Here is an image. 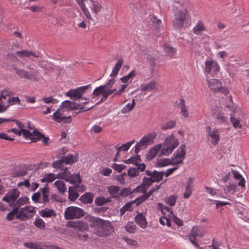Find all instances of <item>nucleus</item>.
Segmentation results:
<instances>
[{"instance_id": "f257e3e1", "label": "nucleus", "mask_w": 249, "mask_h": 249, "mask_svg": "<svg viewBox=\"0 0 249 249\" xmlns=\"http://www.w3.org/2000/svg\"><path fill=\"white\" fill-rule=\"evenodd\" d=\"M18 126H19V129H12L11 131L19 136L22 135L25 139L30 140L32 142L42 140L43 145L47 146L49 144V138L45 137L37 130L30 127V125H28L27 129L24 128V125Z\"/></svg>"}, {"instance_id": "f03ea898", "label": "nucleus", "mask_w": 249, "mask_h": 249, "mask_svg": "<svg viewBox=\"0 0 249 249\" xmlns=\"http://www.w3.org/2000/svg\"><path fill=\"white\" fill-rule=\"evenodd\" d=\"M90 227L94 233L100 237H107L114 231L111 222L105 220L99 217H93L91 219Z\"/></svg>"}, {"instance_id": "7ed1b4c3", "label": "nucleus", "mask_w": 249, "mask_h": 249, "mask_svg": "<svg viewBox=\"0 0 249 249\" xmlns=\"http://www.w3.org/2000/svg\"><path fill=\"white\" fill-rule=\"evenodd\" d=\"M145 173L148 177H144L141 185L136 188V190L142 191V193H145L153 183L159 182L162 180L164 175V172H159L155 170L152 172L147 170Z\"/></svg>"}, {"instance_id": "20e7f679", "label": "nucleus", "mask_w": 249, "mask_h": 249, "mask_svg": "<svg viewBox=\"0 0 249 249\" xmlns=\"http://www.w3.org/2000/svg\"><path fill=\"white\" fill-rule=\"evenodd\" d=\"M115 81V80L113 79H110L107 84L96 88L92 92L93 98H96L102 95L103 97L101 101L107 99L108 96L116 91V88H112Z\"/></svg>"}, {"instance_id": "39448f33", "label": "nucleus", "mask_w": 249, "mask_h": 249, "mask_svg": "<svg viewBox=\"0 0 249 249\" xmlns=\"http://www.w3.org/2000/svg\"><path fill=\"white\" fill-rule=\"evenodd\" d=\"M189 16L186 9H184L177 12L173 19V25L174 28L180 29L189 20Z\"/></svg>"}, {"instance_id": "423d86ee", "label": "nucleus", "mask_w": 249, "mask_h": 249, "mask_svg": "<svg viewBox=\"0 0 249 249\" xmlns=\"http://www.w3.org/2000/svg\"><path fill=\"white\" fill-rule=\"evenodd\" d=\"M40 192L34 193L32 196V200L36 203L43 204L44 206L50 202L49 199V189L46 185L42 188H40Z\"/></svg>"}, {"instance_id": "0eeeda50", "label": "nucleus", "mask_w": 249, "mask_h": 249, "mask_svg": "<svg viewBox=\"0 0 249 249\" xmlns=\"http://www.w3.org/2000/svg\"><path fill=\"white\" fill-rule=\"evenodd\" d=\"M52 119L58 123H68L71 122V116L60 107L53 114Z\"/></svg>"}, {"instance_id": "6e6552de", "label": "nucleus", "mask_w": 249, "mask_h": 249, "mask_svg": "<svg viewBox=\"0 0 249 249\" xmlns=\"http://www.w3.org/2000/svg\"><path fill=\"white\" fill-rule=\"evenodd\" d=\"M84 215L83 210L77 207H68L64 212L65 218L67 220L80 218Z\"/></svg>"}, {"instance_id": "1a4fd4ad", "label": "nucleus", "mask_w": 249, "mask_h": 249, "mask_svg": "<svg viewBox=\"0 0 249 249\" xmlns=\"http://www.w3.org/2000/svg\"><path fill=\"white\" fill-rule=\"evenodd\" d=\"M178 139L174 137L167 138L165 141L164 147L160 152V155H169L178 146Z\"/></svg>"}, {"instance_id": "9d476101", "label": "nucleus", "mask_w": 249, "mask_h": 249, "mask_svg": "<svg viewBox=\"0 0 249 249\" xmlns=\"http://www.w3.org/2000/svg\"><path fill=\"white\" fill-rule=\"evenodd\" d=\"M90 86V85H88L80 87L75 89H71L66 93V95L73 99H82L87 101L88 99L87 98L82 97V95L86 92V90L89 88Z\"/></svg>"}, {"instance_id": "9b49d317", "label": "nucleus", "mask_w": 249, "mask_h": 249, "mask_svg": "<svg viewBox=\"0 0 249 249\" xmlns=\"http://www.w3.org/2000/svg\"><path fill=\"white\" fill-rule=\"evenodd\" d=\"M60 107L61 108H63V110H66V112L68 114L70 111H71L74 109H80L83 111L88 110L92 107H84V105L78 104L69 100H66L62 102Z\"/></svg>"}, {"instance_id": "f8f14e48", "label": "nucleus", "mask_w": 249, "mask_h": 249, "mask_svg": "<svg viewBox=\"0 0 249 249\" xmlns=\"http://www.w3.org/2000/svg\"><path fill=\"white\" fill-rule=\"evenodd\" d=\"M155 137L156 134L155 133L144 136L140 142L136 144L135 146V153L138 154L141 149L145 148L147 145L150 144V143Z\"/></svg>"}, {"instance_id": "ddd939ff", "label": "nucleus", "mask_w": 249, "mask_h": 249, "mask_svg": "<svg viewBox=\"0 0 249 249\" xmlns=\"http://www.w3.org/2000/svg\"><path fill=\"white\" fill-rule=\"evenodd\" d=\"M206 130L207 133L208 140L211 141L212 144L217 145L220 140L218 130L216 128H212L209 125L206 127Z\"/></svg>"}, {"instance_id": "4468645a", "label": "nucleus", "mask_w": 249, "mask_h": 249, "mask_svg": "<svg viewBox=\"0 0 249 249\" xmlns=\"http://www.w3.org/2000/svg\"><path fill=\"white\" fill-rule=\"evenodd\" d=\"M186 155V146L181 144L180 147L174 152L172 160L175 165L182 163Z\"/></svg>"}, {"instance_id": "2eb2a0df", "label": "nucleus", "mask_w": 249, "mask_h": 249, "mask_svg": "<svg viewBox=\"0 0 249 249\" xmlns=\"http://www.w3.org/2000/svg\"><path fill=\"white\" fill-rule=\"evenodd\" d=\"M67 227L82 232L88 231L89 229L87 222L83 220L68 221L67 223Z\"/></svg>"}, {"instance_id": "dca6fc26", "label": "nucleus", "mask_w": 249, "mask_h": 249, "mask_svg": "<svg viewBox=\"0 0 249 249\" xmlns=\"http://www.w3.org/2000/svg\"><path fill=\"white\" fill-rule=\"evenodd\" d=\"M205 72L216 74L220 71V67L216 61L208 59L205 62Z\"/></svg>"}, {"instance_id": "f3484780", "label": "nucleus", "mask_w": 249, "mask_h": 249, "mask_svg": "<svg viewBox=\"0 0 249 249\" xmlns=\"http://www.w3.org/2000/svg\"><path fill=\"white\" fill-rule=\"evenodd\" d=\"M20 194V191L17 189H12L6 194L3 197L2 200L12 205L15 203L16 200L19 196Z\"/></svg>"}, {"instance_id": "a211bd4d", "label": "nucleus", "mask_w": 249, "mask_h": 249, "mask_svg": "<svg viewBox=\"0 0 249 249\" xmlns=\"http://www.w3.org/2000/svg\"><path fill=\"white\" fill-rule=\"evenodd\" d=\"M206 81L208 88L213 92H218L222 88V83L219 79L207 78Z\"/></svg>"}, {"instance_id": "6ab92c4d", "label": "nucleus", "mask_w": 249, "mask_h": 249, "mask_svg": "<svg viewBox=\"0 0 249 249\" xmlns=\"http://www.w3.org/2000/svg\"><path fill=\"white\" fill-rule=\"evenodd\" d=\"M85 187L82 186L76 185L75 186H71L69 188V198L71 201H75L79 197V194L77 192H84Z\"/></svg>"}, {"instance_id": "aec40b11", "label": "nucleus", "mask_w": 249, "mask_h": 249, "mask_svg": "<svg viewBox=\"0 0 249 249\" xmlns=\"http://www.w3.org/2000/svg\"><path fill=\"white\" fill-rule=\"evenodd\" d=\"M140 89L142 91L157 90L158 89V84L155 81L143 83L141 85Z\"/></svg>"}, {"instance_id": "412c9836", "label": "nucleus", "mask_w": 249, "mask_h": 249, "mask_svg": "<svg viewBox=\"0 0 249 249\" xmlns=\"http://www.w3.org/2000/svg\"><path fill=\"white\" fill-rule=\"evenodd\" d=\"M161 148V144H158L151 147L146 154V160H151L154 159Z\"/></svg>"}, {"instance_id": "4be33fe9", "label": "nucleus", "mask_w": 249, "mask_h": 249, "mask_svg": "<svg viewBox=\"0 0 249 249\" xmlns=\"http://www.w3.org/2000/svg\"><path fill=\"white\" fill-rule=\"evenodd\" d=\"M221 108L220 107H213L212 109V115L214 118L216 119L217 123H225V118L221 113Z\"/></svg>"}, {"instance_id": "5701e85b", "label": "nucleus", "mask_w": 249, "mask_h": 249, "mask_svg": "<svg viewBox=\"0 0 249 249\" xmlns=\"http://www.w3.org/2000/svg\"><path fill=\"white\" fill-rule=\"evenodd\" d=\"M90 1L89 8L91 12L95 16L97 15L102 8V3L98 0H90Z\"/></svg>"}, {"instance_id": "b1692460", "label": "nucleus", "mask_w": 249, "mask_h": 249, "mask_svg": "<svg viewBox=\"0 0 249 249\" xmlns=\"http://www.w3.org/2000/svg\"><path fill=\"white\" fill-rule=\"evenodd\" d=\"M135 222L142 229H145L147 226V222L145 215L142 213H139L135 216Z\"/></svg>"}, {"instance_id": "393cba45", "label": "nucleus", "mask_w": 249, "mask_h": 249, "mask_svg": "<svg viewBox=\"0 0 249 249\" xmlns=\"http://www.w3.org/2000/svg\"><path fill=\"white\" fill-rule=\"evenodd\" d=\"M206 234L205 231H202L201 229L198 226H194L189 234V237L196 239V237H203Z\"/></svg>"}, {"instance_id": "a878e982", "label": "nucleus", "mask_w": 249, "mask_h": 249, "mask_svg": "<svg viewBox=\"0 0 249 249\" xmlns=\"http://www.w3.org/2000/svg\"><path fill=\"white\" fill-rule=\"evenodd\" d=\"M28 79L32 81H38V74L39 73V70L28 67Z\"/></svg>"}, {"instance_id": "bb28decb", "label": "nucleus", "mask_w": 249, "mask_h": 249, "mask_svg": "<svg viewBox=\"0 0 249 249\" xmlns=\"http://www.w3.org/2000/svg\"><path fill=\"white\" fill-rule=\"evenodd\" d=\"M17 55L21 58L24 57H39V53H36L32 51H28L27 50H23L18 51L16 52Z\"/></svg>"}, {"instance_id": "cd10ccee", "label": "nucleus", "mask_w": 249, "mask_h": 249, "mask_svg": "<svg viewBox=\"0 0 249 249\" xmlns=\"http://www.w3.org/2000/svg\"><path fill=\"white\" fill-rule=\"evenodd\" d=\"M178 106L180 109L181 115L185 118H188L189 116V112L188 107L185 104V100L181 98L179 99Z\"/></svg>"}, {"instance_id": "c85d7f7f", "label": "nucleus", "mask_w": 249, "mask_h": 249, "mask_svg": "<svg viewBox=\"0 0 249 249\" xmlns=\"http://www.w3.org/2000/svg\"><path fill=\"white\" fill-rule=\"evenodd\" d=\"M39 215L42 217H55L56 216V213L55 211L52 209L45 208L39 211Z\"/></svg>"}, {"instance_id": "c756f323", "label": "nucleus", "mask_w": 249, "mask_h": 249, "mask_svg": "<svg viewBox=\"0 0 249 249\" xmlns=\"http://www.w3.org/2000/svg\"><path fill=\"white\" fill-rule=\"evenodd\" d=\"M206 30L204 23L200 20L198 21L196 25L194 27L193 31V33L196 35H199Z\"/></svg>"}, {"instance_id": "7c9ffc66", "label": "nucleus", "mask_w": 249, "mask_h": 249, "mask_svg": "<svg viewBox=\"0 0 249 249\" xmlns=\"http://www.w3.org/2000/svg\"><path fill=\"white\" fill-rule=\"evenodd\" d=\"M156 166L159 167H162L169 165H175L173 160L169 159H157L155 163Z\"/></svg>"}, {"instance_id": "2f4dec72", "label": "nucleus", "mask_w": 249, "mask_h": 249, "mask_svg": "<svg viewBox=\"0 0 249 249\" xmlns=\"http://www.w3.org/2000/svg\"><path fill=\"white\" fill-rule=\"evenodd\" d=\"M107 191L113 198H119L120 196V187L116 186H110L107 187Z\"/></svg>"}, {"instance_id": "473e14b6", "label": "nucleus", "mask_w": 249, "mask_h": 249, "mask_svg": "<svg viewBox=\"0 0 249 249\" xmlns=\"http://www.w3.org/2000/svg\"><path fill=\"white\" fill-rule=\"evenodd\" d=\"M94 195L92 193H86L82 195L79 200L84 204H89L93 202Z\"/></svg>"}, {"instance_id": "72a5a7b5", "label": "nucleus", "mask_w": 249, "mask_h": 249, "mask_svg": "<svg viewBox=\"0 0 249 249\" xmlns=\"http://www.w3.org/2000/svg\"><path fill=\"white\" fill-rule=\"evenodd\" d=\"M78 155L77 154H69L66 156L63 157L65 164H72L78 160Z\"/></svg>"}, {"instance_id": "f704fd0d", "label": "nucleus", "mask_w": 249, "mask_h": 249, "mask_svg": "<svg viewBox=\"0 0 249 249\" xmlns=\"http://www.w3.org/2000/svg\"><path fill=\"white\" fill-rule=\"evenodd\" d=\"M136 75V71L135 70L131 71L127 75L121 77L120 80L124 83L126 84L130 83L133 78Z\"/></svg>"}, {"instance_id": "c9c22d12", "label": "nucleus", "mask_w": 249, "mask_h": 249, "mask_svg": "<svg viewBox=\"0 0 249 249\" xmlns=\"http://www.w3.org/2000/svg\"><path fill=\"white\" fill-rule=\"evenodd\" d=\"M54 186L57 189L59 193L63 194L67 190L65 183L62 180H58L54 182Z\"/></svg>"}, {"instance_id": "e433bc0d", "label": "nucleus", "mask_w": 249, "mask_h": 249, "mask_svg": "<svg viewBox=\"0 0 249 249\" xmlns=\"http://www.w3.org/2000/svg\"><path fill=\"white\" fill-rule=\"evenodd\" d=\"M35 226L41 230H44L46 227V224L43 219L37 216L35 218V221L33 222Z\"/></svg>"}, {"instance_id": "4c0bfd02", "label": "nucleus", "mask_w": 249, "mask_h": 249, "mask_svg": "<svg viewBox=\"0 0 249 249\" xmlns=\"http://www.w3.org/2000/svg\"><path fill=\"white\" fill-rule=\"evenodd\" d=\"M135 142V140H133L131 141H130L123 144L121 146H119L118 144H117L116 146H115V148L116 149V150L126 151L129 149V148L132 145V144Z\"/></svg>"}, {"instance_id": "58836bf2", "label": "nucleus", "mask_w": 249, "mask_h": 249, "mask_svg": "<svg viewBox=\"0 0 249 249\" xmlns=\"http://www.w3.org/2000/svg\"><path fill=\"white\" fill-rule=\"evenodd\" d=\"M0 124H22L24 123L19 122L18 120L13 119L12 118H0Z\"/></svg>"}, {"instance_id": "ea45409f", "label": "nucleus", "mask_w": 249, "mask_h": 249, "mask_svg": "<svg viewBox=\"0 0 249 249\" xmlns=\"http://www.w3.org/2000/svg\"><path fill=\"white\" fill-rule=\"evenodd\" d=\"M231 172L234 178L237 180H239L238 184L242 187H244L245 181L240 173L237 171L234 170H231Z\"/></svg>"}, {"instance_id": "a19ab883", "label": "nucleus", "mask_w": 249, "mask_h": 249, "mask_svg": "<svg viewBox=\"0 0 249 249\" xmlns=\"http://www.w3.org/2000/svg\"><path fill=\"white\" fill-rule=\"evenodd\" d=\"M62 170L63 172L58 173L57 176H58V178L64 179L67 181L70 177L71 174L70 171L68 170L67 168L65 167Z\"/></svg>"}, {"instance_id": "79ce46f5", "label": "nucleus", "mask_w": 249, "mask_h": 249, "mask_svg": "<svg viewBox=\"0 0 249 249\" xmlns=\"http://www.w3.org/2000/svg\"><path fill=\"white\" fill-rule=\"evenodd\" d=\"M23 245L30 249H45L37 242H26L23 243Z\"/></svg>"}, {"instance_id": "37998d69", "label": "nucleus", "mask_w": 249, "mask_h": 249, "mask_svg": "<svg viewBox=\"0 0 249 249\" xmlns=\"http://www.w3.org/2000/svg\"><path fill=\"white\" fill-rule=\"evenodd\" d=\"M142 192V191H139L137 190H136V188L134 189L133 190L129 188H124L123 189L121 190L120 191V196L125 197L131 195L133 192Z\"/></svg>"}, {"instance_id": "c03bdc74", "label": "nucleus", "mask_w": 249, "mask_h": 249, "mask_svg": "<svg viewBox=\"0 0 249 249\" xmlns=\"http://www.w3.org/2000/svg\"><path fill=\"white\" fill-rule=\"evenodd\" d=\"M67 181L72 184H79L81 182V179L79 174H71Z\"/></svg>"}, {"instance_id": "a18cd8bd", "label": "nucleus", "mask_w": 249, "mask_h": 249, "mask_svg": "<svg viewBox=\"0 0 249 249\" xmlns=\"http://www.w3.org/2000/svg\"><path fill=\"white\" fill-rule=\"evenodd\" d=\"M133 202L131 201L126 203L120 211L121 215H124L126 211L131 212L133 210L132 205Z\"/></svg>"}, {"instance_id": "49530a36", "label": "nucleus", "mask_w": 249, "mask_h": 249, "mask_svg": "<svg viewBox=\"0 0 249 249\" xmlns=\"http://www.w3.org/2000/svg\"><path fill=\"white\" fill-rule=\"evenodd\" d=\"M135 106V101L133 99L131 103H128L125 106L122 108L121 112L122 113H127L131 111Z\"/></svg>"}, {"instance_id": "de8ad7c7", "label": "nucleus", "mask_w": 249, "mask_h": 249, "mask_svg": "<svg viewBox=\"0 0 249 249\" xmlns=\"http://www.w3.org/2000/svg\"><path fill=\"white\" fill-rule=\"evenodd\" d=\"M141 161V157L139 155H137L136 156L132 157L124 161V163L126 164H133L134 165H138V163Z\"/></svg>"}, {"instance_id": "09e8293b", "label": "nucleus", "mask_w": 249, "mask_h": 249, "mask_svg": "<svg viewBox=\"0 0 249 249\" xmlns=\"http://www.w3.org/2000/svg\"><path fill=\"white\" fill-rule=\"evenodd\" d=\"M125 231L129 233L135 232L137 226L133 222H128L124 227Z\"/></svg>"}, {"instance_id": "8fccbe9b", "label": "nucleus", "mask_w": 249, "mask_h": 249, "mask_svg": "<svg viewBox=\"0 0 249 249\" xmlns=\"http://www.w3.org/2000/svg\"><path fill=\"white\" fill-rule=\"evenodd\" d=\"M177 199V196L173 195H171L168 197H167L165 199V203L170 206H174L175 205L176 203Z\"/></svg>"}, {"instance_id": "3c124183", "label": "nucleus", "mask_w": 249, "mask_h": 249, "mask_svg": "<svg viewBox=\"0 0 249 249\" xmlns=\"http://www.w3.org/2000/svg\"><path fill=\"white\" fill-rule=\"evenodd\" d=\"M64 164L65 162L62 158V159L53 162L52 163V166L54 169L63 170V168H65Z\"/></svg>"}, {"instance_id": "603ef678", "label": "nucleus", "mask_w": 249, "mask_h": 249, "mask_svg": "<svg viewBox=\"0 0 249 249\" xmlns=\"http://www.w3.org/2000/svg\"><path fill=\"white\" fill-rule=\"evenodd\" d=\"M163 49L167 54L171 57L173 56L176 53V49L170 46L165 44Z\"/></svg>"}, {"instance_id": "864d4df0", "label": "nucleus", "mask_w": 249, "mask_h": 249, "mask_svg": "<svg viewBox=\"0 0 249 249\" xmlns=\"http://www.w3.org/2000/svg\"><path fill=\"white\" fill-rule=\"evenodd\" d=\"M57 177H56L55 175L53 173H49L45 175L44 178L41 179V181L44 182V181L47 182H52Z\"/></svg>"}, {"instance_id": "5fc2aeb1", "label": "nucleus", "mask_w": 249, "mask_h": 249, "mask_svg": "<svg viewBox=\"0 0 249 249\" xmlns=\"http://www.w3.org/2000/svg\"><path fill=\"white\" fill-rule=\"evenodd\" d=\"M38 65L45 70H49L53 68V65L51 63L43 60L38 62Z\"/></svg>"}, {"instance_id": "6e6d98bb", "label": "nucleus", "mask_w": 249, "mask_h": 249, "mask_svg": "<svg viewBox=\"0 0 249 249\" xmlns=\"http://www.w3.org/2000/svg\"><path fill=\"white\" fill-rule=\"evenodd\" d=\"M108 201H109V200L108 199L105 198V197L99 196L95 198V203L97 206H102L106 204V203L108 202Z\"/></svg>"}, {"instance_id": "4d7b16f0", "label": "nucleus", "mask_w": 249, "mask_h": 249, "mask_svg": "<svg viewBox=\"0 0 249 249\" xmlns=\"http://www.w3.org/2000/svg\"><path fill=\"white\" fill-rule=\"evenodd\" d=\"M16 73L20 77L26 78L28 79L27 71L22 69H16Z\"/></svg>"}, {"instance_id": "13d9d810", "label": "nucleus", "mask_w": 249, "mask_h": 249, "mask_svg": "<svg viewBox=\"0 0 249 249\" xmlns=\"http://www.w3.org/2000/svg\"><path fill=\"white\" fill-rule=\"evenodd\" d=\"M28 215L21 209L17 214L16 218L22 221H26L28 219Z\"/></svg>"}, {"instance_id": "bf43d9fd", "label": "nucleus", "mask_w": 249, "mask_h": 249, "mask_svg": "<svg viewBox=\"0 0 249 249\" xmlns=\"http://www.w3.org/2000/svg\"><path fill=\"white\" fill-rule=\"evenodd\" d=\"M28 200V199L27 197H21L16 201L14 206L19 207L20 206L26 204Z\"/></svg>"}, {"instance_id": "052dcab7", "label": "nucleus", "mask_w": 249, "mask_h": 249, "mask_svg": "<svg viewBox=\"0 0 249 249\" xmlns=\"http://www.w3.org/2000/svg\"><path fill=\"white\" fill-rule=\"evenodd\" d=\"M149 197L147 196L146 193H145L142 196L137 198L135 201H133V204L136 203L137 206L139 205Z\"/></svg>"}, {"instance_id": "680f3d73", "label": "nucleus", "mask_w": 249, "mask_h": 249, "mask_svg": "<svg viewBox=\"0 0 249 249\" xmlns=\"http://www.w3.org/2000/svg\"><path fill=\"white\" fill-rule=\"evenodd\" d=\"M127 174L130 177L134 178L139 176L140 172L138 169L135 168H132L128 170Z\"/></svg>"}, {"instance_id": "e2e57ef3", "label": "nucleus", "mask_w": 249, "mask_h": 249, "mask_svg": "<svg viewBox=\"0 0 249 249\" xmlns=\"http://www.w3.org/2000/svg\"><path fill=\"white\" fill-rule=\"evenodd\" d=\"M75 22L76 24L77 27L80 28L81 29H85L87 27V23L84 20H81L80 19H76L75 20Z\"/></svg>"}, {"instance_id": "0e129e2a", "label": "nucleus", "mask_w": 249, "mask_h": 249, "mask_svg": "<svg viewBox=\"0 0 249 249\" xmlns=\"http://www.w3.org/2000/svg\"><path fill=\"white\" fill-rule=\"evenodd\" d=\"M111 167L119 173L121 172L126 167V166L124 164H118L116 163H113L111 165Z\"/></svg>"}, {"instance_id": "69168bd1", "label": "nucleus", "mask_w": 249, "mask_h": 249, "mask_svg": "<svg viewBox=\"0 0 249 249\" xmlns=\"http://www.w3.org/2000/svg\"><path fill=\"white\" fill-rule=\"evenodd\" d=\"M42 100L46 104H55L58 103V100L56 99L53 98L52 96L43 97Z\"/></svg>"}, {"instance_id": "338daca9", "label": "nucleus", "mask_w": 249, "mask_h": 249, "mask_svg": "<svg viewBox=\"0 0 249 249\" xmlns=\"http://www.w3.org/2000/svg\"><path fill=\"white\" fill-rule=\"evenodd\" d=\"M159 221L160 223L162 225H166L169 227L171 226V221H170L169 219L165 216H161L160 218Z\"/></svg>"}, {"instance_id": "774afa93", "label": "nucleus", "mask_w": 249, "mask_h": 249, "mask_svg": "<svg viewBox=\"0 0 249 249\" xmlns=\"http://www.w3.org/2000/svg\"><path fill=\"white\" fill-rule=\"evenodd\" d=\"M236 187V185L235 184H231L227 185L225 189H224L225 191L229 193L233 194L235 192V188Z\"/></svg>"}]
</instances>
